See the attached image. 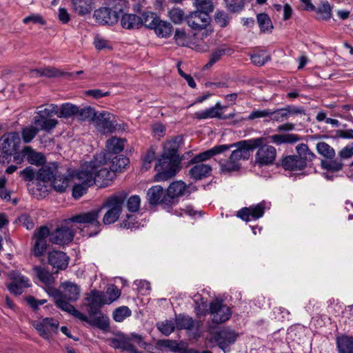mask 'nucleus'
<instances>
[{"label":"nucleus","mask_w":353,"mask_h":353,"mask_svg":"<svg viewBox=\"0 0 353 353\" xmlns=\"http://www.w3.org/2000/svg\"><path fill=\"white\" fill-rule=\"evenodd\" d=\"M111 117L112 114L106 111L97 112L93 122L98 131L103 134L112 133L115 131L116 124L114 121L111 120Z\"/></svg>","instance_id":"nucleus-16"},{"label":"nucleus","mask_w":353,"mask_h":353,"mask_svg":"<svg viewBox=\"0 0 353 353\" xmlns=\"http://www.w3.org/2000/svg\"><path fill=\"white\" fill-rule=\"evenodd\" d=\"M39 129L34 126L23 128L21 131V139L25 143H30L37 136Z\"/></svg>","instance_id":"nucleus-45"},{"label":"nucleus","mask_w":353,"mask_h":353,"mask_svg":"<svg viewBox=\"0 0 353 353\" xmlns=\"http://www.w3.org/2000/svg\"><path fill=\"white\" fill-rule=\"evenodd\" d=\"M321 165L323 169L335 172H339L342 170L343 164V163L337 159H334V158L332 159H325L322 160L321 161Z\"/></svg>","instance_id":"nucleus-43"},{"label":"nucleus","mask_w":353,"mask_h":353,"mask_svg":"<svg viewBox=\"0 0 353 353\" xmlns=\"http://www.w3.org/2000/svg\"><path fill=\"white\" fill-rule=\"evenodd\" d=\"M121 26L125 29L139 28L141 27L140 17L134 14H125L121 17Z\"/></svg>","instance_id":"nucleus-33"},{"label":"nucleus","mask_w":353,"mask_h":353,"mask_svg":"<svg viewBox=\"0 0 353 353\" xmlns=\"http://www.w3.org/2000/svg\"><path fill=\"white\" fill-rule=\"evenodd\" d=\"M96 21L103 25H114L119 18V13L109 8H101L94 11Z\"/></svg>","instance_id":"nucleus-20"},{"label":"nucleus","mask_w":353,"mask_h":353,"mask_svg":"<svg viewBox=\"0 0 353 353\" xmlns=\"http://www.w3.org/2000/svg\"><path fill=\"white\" fill-rule=\"evenodd\" d=\"M230 52V49L229 48H219L214 51L212 52V53L210 55V61L208 63L205 65V68H210L213 64H214L216 62L219 61L221 58L227 52Z\"/></svg>","instance_id":"nucleus-56"},{"label":"nucleus","mask_w":353,"mask_h":353,"mask_svg":"<svg viewBox=\"0 0 353 353\" xmlns=\"http://www.w3.org/2000/svg\"><path fill=\"white\" fill-rule=\"evenodd\" d=\"M230 149V146H228V145H215L213 148L204 151L203 152H201L194 157L191 160V163H201L203 161H205L206 160L210 159L212 157L223 153Z\"/></svg>","instance_id":"nucleus-23"},{"label":"nucleus","mask_w":353,"mask_h":353,"mask_svg":"<svg viewBox=\"0 0 353 353\" xmlns=\"http://www.w3.org/2000/svg\"><path fill=\"white\" fill-rule=\"evenodd\" d=\"M215 22L221 27H225L230 21L228 14L223 11H217L214 17Z\"/></svg>","instance_id":"nucleus-64"},{"label":"nucleus","mask_w":353,"mask_h":353,"mask_svg":"<svg viewBox=\"0 0 353 353\" xmlns=\"http://www.w3.org/2000/svg\"><path fill=\"white\" fill-rule=\"evenodd\" d=\"M288 119L291 117H294L296 115H305V111L304 108L301 106H296L293 105H288L285 107Z\"/></svg>","instance_id":"nucleus-61"},{"label":"nucleus","mask_w":353,"mask_h":353,"mask_svg":"<svg viewBox=\"0 0 353 353\" xmlns=\"http://www.w3.org/2000/svg\"><path fill=\"white\" fill-rule=\"evenodd\" d=\"M210 313L212 316V321L215 323H224L229 320L232 315L231 309L218 300L210 303Z\"/></svg>","instance_id":"nucleus-15"},{"label":"nucleus","mask_w":353,"mask_h":353,"mask_svg":"<svg viewBox=\"0 0 353 353\" xmlns=\"http://www.w3.org/2000/svg\"><path fill=\"white\" fill-rule=\"evenodd\" d=\"M150 29L154 30L155 33L160 37H168L172 31V26L171 23L160 20L157 18L154 23H150Z\"/></svg>","instance_id":"nucleus-28"},{"label":"nucleus","mask_w":353,"mask_h":353,"mask_svg":"<svg viewBox=\"0 0 353 353\" xmlns=\"http://www.w3.org/2000/svg\"><path fill=\"white\" fill-rule=\"evenodd\" d=\"M257 22L262 32H271L273 29V25L271 19L265 13H261L257 15Z\"/></svg>","instance_id":"nucleus-44"},{"label":"nucleus","mask_w":353,"mask_h":353,"mask_svg":"<svg viewBox=\"0 0 353 353\" xmlns=\"http://www.w3.org/2000/svg\"><path fill=\"white\" fill-rule=\"evenodd\" d=\"M237 337L236 332L230 328H223L213 335V340L225 353L229 351L228 346L234 343Z\"/></svg>","instance_id":"nucleus-17"},{"label":"nucleus","mask_w":353,"mask_h":353,"mask_svg":"<svg viewBox=\"0 0 353 353\" xmlns=\"http://www.w3.org/2000/svg\"><path fill=\"white\" fill-rule=\"evenodd\" d=\"M21 139L17 132L5 133L0 138V150L7 154H14L19 151Z\"/></svg>","instance_id":"nucleus-13"},{"label":"nucleus","mask_w":353,"mask_h":353,"mask_svg":"<svg viewBox=\"0 0 353 353\" xmlns=\"http://www.w3.org/2000/svg\"><path fill=\"white\" fill-rule=\"evenodd\" d=\"M193 3L196 8V12L210 16V13L214 10V5L212 0H196Z\"/></svg>","instance_id":"nucleus-41"},{"label":"nucleus","mask_w":353,"mask_h":353,"mask_svg":"<svg viewBox=\"0 0 353 353\" xmlns=\"http://www.w3.org/2000/svg\"><path fill=\"white\" fill-rule=\"evenodd\" d=\"M59 170L57 166H43L37 173V179L42 182H52Z\"/></svg>","instance_id":"nucleus-29"},{"label":"nucleus","mask_w":353,"mask_h":353,"mask_svg":"<svg viewBox=\"0 0 353 353\" xmlns=\"http://www.w3.org/2000/svg\"><path fill=\"white\" fill-rule=\"evenodd\" d=\"M264 138L260 137L256 139H251L236 142L233 144L228 145L230 149L236 147V149L231 153V159H234L238 162L243 159L247 160L250 157V151L257 148L263 143Z\"/></svg>","instance_id":"nucleus-5"},{"label":"nucleus","mask_w":353,"mask_h":353,"mask_svg":"<svg viewBox=\"0 0 353 353\" xmlns=\"http://www.w3.org/2000/svg\"><path fill=\"white\" fill-rule=\"evenodd\" d=\"M319 18L323 20H327L332 17V9L328 1H322L317 9Z\"/></svg>","instance_id":"nucleus-53"},{"label":"nucleus","mask_w":353,"mask_h":353,"mask_svg":"<svg viewBox=\"0 0 353 353\" xmlns=\"http://www.w3.org/2000/svg\"><path fill=\"white\" fill-rule=\"evenodd\" d=\"M175 324L178 329L192 330L194 327V322L193 319L189 316H179L176 319Z\"/></svg>","instance_id":"nucleus-54"},{"label":"nucleus","mask_w":353,"mask_h":353,"mask_svg":"<svg viewBox=\"0 0 353 353\" xmlns=\"http://www.w3.org/2000/svg\"><path fill=\"white\" fill-rule=\"evenodd\" d=\"M90 316L91 317L90 319L87 317V320L85 321L89 324L103 330H106L109 327V319L101 312H100V314Z\"/></svg>","instance_id":"nucleus-36"},{"label":"nucleus","mask_w":353,"mask_h":353,"mask_svg":"<svg viewBox=\"0 0 353 353\" xmlns=\"http://www.w3.org/2000/svg\"><path fill=\"white\" fill-rule=\"evenodd\" d=\"M32 72L39 76H45L47 77H55L63 74L59 70L53 67L36 69L32 70Z\"/></svg>","instance_id":"nucleus-50"},{"label":"nucleus","mask_w":353,"mask_h":353,"mask_svg":"<svg viewBox=\"0 0 353 353\" xmlns=\"http://www.w3.org/2000/svg\"><path fill=\"white\" fill-rule=\"evenodd\" d=\"M50 231L47 226L43 225L37 228L32 235L34 243L31 252L36 257L43 256L48 249V238H50Z\"/></svg>","instance_id":"nucleus-7"},{"label":"nucleus","mask_w":353,"mask_h":353,"mask_svg":"<svg viewBox=\"0 0 353 353\" xmlns=\"http://www.w3.org/2000/svg\"><path fill=\"white\" fill-rule=\"evenodd\" d=\"M23 154L26 155V160L30 164L38 165L44 162V156L41 153L36 152L30 146H25L23 148Z\"/></svg>","instance_id":"nucleus-31"},{"label":"nucleus","mask_w":353,"mask_h":353,"mask_svg":"<svg viewBox=\"0 0 353 353\" xmlns=\"http://www.w3.org/2000/svg\"><path fill=\"white\" fill-rule=\"evenodd\" d=\"M271 120L276 122H282L288 119L287 114L285 108H279L272 111L270 114Z\"/></svg>","instance_id":"nucleus-63"},{"label":"nucleus","mask_w":353,"mask_h":353,"mask_svg":"<svg viewBox=\"0 0 353 353\" xmlns=\"http://www.w3.org/2000/svg\"><path fill=\"white\" fill-rule=\"evenodd\" d=\"M223 108L224 106L220 102H216L214 106L210 108L196 112L194 113V118L199 120L214 118L221 119Z\"/></svg>","instance_id":"nucleus-25"},{"label":"nucleus","mask_w":353,"mask_h":353,"mask_svg":"<svg viewBox=\"0 0 353 353\" xmlns=\"http://www.w3.org/2000/svg\"><path fill=\"white\" fill-rule=\"evenodd\" d=\"M267 205L268 203L263 201L256 205L243 208L237 212L236 216L246 222L251 219L257 220L263 216Z\"/></svg>","instance_id":"nucleus-14"},{"label":"nucleus","mask_w":353,"mask_h":353,"mask_svg":"<svg viewBox=\"0 0 353 353\" xmlns=\"http://www.w3.org/2000/svg\"><path fill=\"white\" fill-rule=\"evenodd\" d=\"M281 165L285 170L289 171H301L305 168V163L295 154L285 157Z\"/></svg>","instance_id":"nucleus-26"},{"label":"nucleus","mask_w":353,"mask_h":353,"mask_svg":"<svg viewBox=\"0 0 353 353\" xmlns=\"http://www.w3.org/2000/svg\"><path fill=\"white\" fill-rule=\"evenodd\" d=\"M79 112V107L70 103H65L61 105L58 110V117L69 118L77 115Z\"/></svg>","instance_id":"nucleus-39"},{"label":"nucleus","mask_w":353,"mask_h":353,"mask_svg":"<svg viewBox=\"0 0 353 353\" xmlns=\"http://www.w3.org/2000/svg\"><path fill=\"white\" fill-rule=\"evenodd\" d=\"M131 310L127 306L117 307L112 314L113 319L116 322H122L125 318L130 316Z\"/></svg>","instance_id":"nucleus-51"},{"label":"nucleus","mask_w":353,"mask_h":353,"mask_svg":"<svg viewBox=\"0 0 353 353\" xmlns=\"http://www.w3.org/2000/svg\"><path fill=\"white\" fill-rule=\"evenodd\" d=\"M257 148L255 163L259 166L272 165L276 157V148L272 145L264 144V142Z\"/></svg>","instance_id":"nucleus-11"},{"label":"nucleus","mask_w":353,"mask_h":353,"mask_svg":"<svg viewBox=\"0 0 353 353\" xmlns=\"http://www.w3.org/2000/svg\"><path fill=\"white\" fill-rule=\"evenodd\" d=\"M222 172H230L239 170L240 165L237 161L231 159V155L228 160L219 162Z\"/></svg>","instance_id":"nucleus-52"},{"label":"nucleus","mask_w":353,"mask_h":353,"mask_svg":"<svg viewBox=\"0 0 353 353\" xmlns=\"http://www.w3.org/2000/svg\"><path fill=\"white\" fill-rule=\"evenodd\" d=\"M101 212V208H99L72 216L69 220L72 223L85 224V225L82 230L83 235L91 237L98 234L101 231V225L99 221Z\"/></svg>","instance_id":"nucleus-2"},{"label":"nucleus","mask_w":353,"mask_h":353,"mask_svg":"<svg viewBox=\"0 0 353 353\" xmlns=\"http://www.w3.org/2000/svg\"><path fill=\"white\" fill-rule=\"evenodd\" d=\"M97 0H72L73 10L79 16L90 14L95 8Z\"/></svg>","instance_id":"nucleus-24"},{"label":"nucleus","mask_w":353,"mask_h":353,"mask_svg":"<svg viewBox=\"0 0 353 353\" xmlns=\"http://www.w3.org/2000/svg\"><path fill=\"white\" fill-rule=\"evenodd\" d=\"M336 343L340 353H353V337L347 336L339 337Z\"/></svg>","instance_id":"nucleus-38"},{"label":"nucleus","mask_w":353,"mask_h":353,"mask_svg":"<svg viewBox=\"0 0 353 353\" xmlns=\"http://www.w3.org/2000/svg\"><path fill=\"white\" fill-rule=\"evenodd\" d=\"M158 330L165 336H169L175 328L174 323L171 320H165L157 323Z\"/></svg>","instance_id":"nucleus-55"},{"label":"nucleus","mask_w":353,"mask_h":353,"mask_svg":"<svg viewBox=\"0 0 353 353\" xmlns=\"http://www.w3.org/2000/svg\"><path fill=\"white\" fill-rule=\"evenodd\" d=\"M225 2L228 9L232 12L241 10L244 6L243 0H225Z\"/></svg>","instance_id":"nucleus-62"},{"label":"nucleus","mask_w":353,"mask_h":353,"mask_svg":"<svg viewBox=\"0 0 353 353\" xmlns=\"http://www.w3.org/2000/svg\"><path fill=\"white\" fill-rule=\"evenodd\" d=\"M316 149L319 154L328 159H332L336 155L334 149L325 142H319Z\"/></svg>","instance_id":"nucleus-42"},{"label":"nucleus","mask_w":353,"mask_h":353,"mask_svg":"<svg viewBox=\"0 0 353 353\" xmlns=\"http://www.w3.org/2000/svg\"><path fill=\"white\" fill-rule=\"evenodd\" d=\"M74 185L72 188V196L78 199L86 193L89 187L95 183L94 173L83 169L72 175Z\"/></svg>","instance_id":"nucleus-4"},{"label":"nucleus","mask_w":353,"mask_h":353,"mask_svg":"<svg viewBox=\"0 0 353 353\" xmlns=\"http://www.w3.org/2000/svg\"><path fill=\"white\" fill-rule=\"evenodd\" d=\"M210 21V16L196 11L190 12L185 17V21L192 29L197 31L204 30L202 33L203 37H207L209 32H211L208 28Z\"/></svg>","instance_id":"nucleus-10"},{"label":"nucleus","mask_w":353,"mask_h":353,"mask_svg":"<svg viewBox=\"0 0 353 353\" xmlns=\"http://www.w3.org/2000/svg\"><path fill=\"white\" fill-rule=\"evenodd\" d=\"M195 164L189 170V175L192 179L198 181L210 175L212 172V167L210 165L199 163Z\"/></svg>","instance_id":"nucleus-27"},{"label":"nucleus","mask_w":353,"mask_h":353,"mask_svg":"<svg viewBox=\"0 0 353 353\" xmlns=\"http://www.w3.org/2000/svg\"><path fill=\"white\" fill-rule=\"evenodd\" d=\"M59 108L57 105L50 104L43 110H39L37 112V114H40L45 118L51 117L57 114L58 116Z\"/></svg>","instance_id":"nucleus-59"},{"label":"nucleus","mask_w":353,"mask_h":353,"mask_svg":"<svg viewBox=\"0 0 353 353\" xmlns=\"http://www.w3.org/2000/svg\"><path fill=\"white\" fill-rule=\"evenodd\" d=\"M48 260L53 268L63 270L68 268L70 258L62 251L53 250L48 253Z\"/></svg>","instance_id":"nucleus-21"},{"label":"nucleus","mask_w":353,"mask_h":353,"mask_svg":"<svg viewBox=\"0 0 353 353\" xmlns=\"http://www.w3.org/2000/svg\"><path fill=\"white\" fill-rule=\"evenodd\" d=\"M147 199L150 205H161L164 210L170 211L171 209L170 203L166 200V192L159 185L151 187L147 192Z\"/></svg>","instance_id":"nucleus-12"},{"label":"nucleus","mask_w":353,"mask_h":353,"mask_svg":"<svg viewBox=\"0 0 353 353\" xmlns=\"http://www.w3.org/2000/svg\"><path fill=\"white\" fill-rule=\"evenodd\" d=\"M72 176H64L58 172L52 180V186L58 192H64L69 185Z\"/></svg>","instance_id":"nucleus-32"},{"label":"nucleus","mask_w":353,"mask_h":353,"mask_svg":"<svg viewBox=\"0 0 353 353\" xmlns=\"http://www.w3.org/2000/svg\"><path fill=\"white\" fill-rule=\"evenodd\" d=\"M141 199L138 195L130 196L127 201V208L130 212H135L139 210Z\"/></svg>","instance_id":"nucleus-60"},{"label":"nucleus","mask_w":353,"mask_h":353,"mask_svg":"<svg viewBox=\"0 0 353 353\" xmlns=\"http://www.w3.org/2000/svg\"><path fill=\"white\" fill-rule=\"evenodd\" d=\"M179 164V159L162 155L155 165V181H165L174 176L180 169Z\"/></svg>","instance_id":"nucleus-3"},{"label":"nucleus","mask_w":353,"mask_h":353,"mask_svg":"<svg viewBox=\"0 0 353 353\" xmlns=\"http://www.w3.org/2000/svg\"><path fill=\"white\" fill-rule=\"evenodd\" d=\"M269 139L276 145L294 144L301 140V137L296 134H276L270 136Z\"/></svg>","instance_id":"nucleus-30"},{"label":"nucleus","mask_w":353,"mask_h":353,"mask_svg":"<svg viewBox=\"0 0 353 353\" xmlns=\"http://www.w3.org/2000/svg\"><path fill=\"white\" fill-rule=\"evenodd\" d=\"M296 150L298 154L297 156L305 163V167L308 162H312L316 159V155L309 149L307 144L300 143L297 145Z\"/></svg>","instance_id":"nucleus-34"},{"label":"nucleus","mask_w":353,"mask_h":353,"mask_svg":"<svg viewBox=\"0 0 353 353\" xmlns=\"http://www.w3.org/2000/svg\"><path fill=\"white\" fill-rule=\"evenodd\" d=\"M106 304H110L121 296V290L114 285L108 286L106 292L103 294Z\"/></svg>","instance_id":"nucleus-48"},{"label":"nucleus","mask_w":353,"mask_h":353,"mask_svg":"<svg viewBox=\"0 0 353 353\" xmlns=\"http://www.w3.org/2000/svg\"><path fill=\"white\" fill-rule=\"evenodd\" d=\"M60 288L62 290L63 299L68 303L74 302L79 299L81 289L77 283L65 281L61 283Z\"/></svg>","instance_id":"nucleus-22"},{"label":"nucleus","mask_w":353,"mask_h":353,"mask_svg":"<svg viewBox=\"0 0 353 353\" xmlns=\"http://www.w3.org/2000/svg\"><path fill=\"white\" fill-rule=\"evenodd\" d=\"M127 196L128 193L125 191H121L106 199L101 207V210L103 208L107 209L103 218V224H112L119 219L122 212L123 204Z\"/></svg>","instance_id":"nucleus-1"},{"label":"nucleus","mask_w":353,"mask_h":353,"mask_svg":"<svg viewBox=\"0 0 353 353\" xmlns=\"http://www.w3.org/2000/svg\"><path fill=\"white\" fill-rule=\"evenodd\" d=\"M125 140L113 137L106 142V148L108 154H118L123 150Z\"/></svg>","instance_id":"nucleus-37"},{"label":"nucleus","mask_w":353,"mask_h":353,"mask_svg":"<svg viewBox=\"0 0 353 353\" xmlns=\"http://www.w3.org/2000/svg\"><path fill=\"white\" fill-rule=\"evenodd\" d=\"M71 223L68 219L59 225L54 230L50 232V241L55 245H63L70 243L74 236V232L72 227L69 226Z\"/></svg>","instance_id":"nucleus-9"},{"label":"nucleus","mask_w":353,"mask_h":353,"mask_svg":"<svg viewBox=\"0 0 353 353\" xmlns=\"http://www.w3.org/2000/svg\"><path fill=\"white\" fill-rule=\"evenodd\" d=\"M37 278L47 285H50L54 281V278L50 272L41 266H35L33 268Z\"/></svg>","instance_id":"nucleus-40"},{"label":"nucleus","mask_w":353,"mask_h":353,"mask_svg":"<svg viewBox=\"0 0 353 353\" xmlns=\"http://www.w3.org/2000/svg\"><path fill=\"white\" fill-rule=\"evenodd\" d=\"M251 61L257 66H262L270 61V55L265 51H260L250 56Z\"/></svg>","instance_id":"nucleus-49"},{"label":"nucleus","mask_w":353,"mask_h":353,"mask_svg":"<svg viewBox=\"0 0 353 353\" xmlns=\"http://www.w3.org/2000/svg\"><path fill=\"white\" fill-rule=\"evenodd\" d=\"M88 302V312L90 316L100 314L101 307L106 304L103 293L92 290L87 298Z\"/></svg>","instance_id":"nucleus-18"},{"label":"nucleus","mask_w":353,"mask_h":353,"mask_svg":"<svg viewBox=\"0 0 353 353\" xmlns=\"http://www.w3.org/2000/svg\"><path fill=\"white\" fill-rule=\"evenodd\" d=\"M97 112L94 109L90 106L84 107L83 108H79V112L77 115L81 121H94L96 117Z\"/></svg>","instance_id":"nucleus-47"},{"label":"nucleus","mask_w":353,"mask_h":353,"mask_svg":"<svg viewBox=\"0 0 353 353\" xmlns=\"http://www.w3.org/2000/svg\"><path fill=\"white\" fill-rule=\"evenodd\" d=\"M33 327L38 332L39 334L44 339L49 340L51 337V332L43 325L41 321L34 322Z\"/></svg>","instance_id":"nucleus-58"},{"label":"nucleus","mask_w":353,"mask_h":353,"mask_svg":"<svg viewBox=\"0 0 353 353\" xmlns=\"http://www.w3.org/2000/svg\"><path fill=\"white\" fill-rule=\"evenodd\" d=\"M48 294L54 299L55 305L61 310L68 312L81 321H86L87 316L78 311L72 305L63 298L62 290L48 287Z\"/></svg>","instance_id":"nucleus-8"},{"label":"nucleus","mask_w":353,"mask_h":353,"mask_svg":"<svg viewBox=\"0 0 353 353\" xmlns=\"http://www.w3.org/2000/svg\"><path fill=\"white\" fill-rule=\"evenodd\" d=\"M129 163V159L123 155L112 158L110 168L116 172H121Z\"/></svg>","instance_id":"nucleus-46"},{"label":"nucleus","mask_w":353,"mask_h":353,"mask_svg":"<svg viewBox=\"0 0 353 353\" xmlns=\"http://www.w3.org/2000/svg\"><path fill=\"white\" fill-rule=\"evenodd\" d=\"M169 17L172 22L176 24H180L185 17L183 11L179 8H174L169 11Z\"/></svg>","instance_id":"nucleus-57"},{"label":"nucleus","mask_w":353,"mask_h":353,"mask_svg":"<svg viewBox=\"0 0 353 353\" xmlns=\"http://www.w3.org/2000/svg\"><path fill=\"white\" fill-rule=\"evenodd\" d=\"M182 141L181 137H176L172 141L168 142L164 147V151L162 155L173 157L179 159L177 154L179 143Z\"/></svg>","instance_id":"nucleus-35"},{"label":"nucleus","mask_w":353,"mask_h":353,"mask_svg":"<svg viewBox=\"0 0 353 353\" xmlns=\"http://www.w3.org/2000/svg\"><path fill=\"white\" fill-rule=\"evenodd\" d=\"M99 156H97L94 161H90L89 163H85L83 166V170H88L90 172L94 173V176L95 178V182H100L101 181L102 183L100 184V186H108L109 185V182L112 180L114 177L115 172L112 171V169L107 168H101L98 165Z\"/></svg>","instance_id":"nucleus-6"},{"label":"nucleus","mask_w":353,"mask_h":353,"mask_svg":"<svg viewBox=\"0 0 353 353\" xmlns=\"http://www.w3.org/2000/svg\"><path fill=\"white\" fill-rule=\"evenodd\" d=\"M187 191V185L182 181L172 182L166 190L167 200L170 203V208L179 202L178 198L183 196Z\"/></svg>","instance_id":"nucleus-19"}]
</instances>
